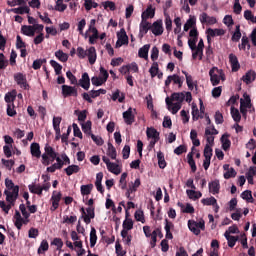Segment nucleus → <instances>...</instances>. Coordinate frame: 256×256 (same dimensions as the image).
I'll return each instance as SVG.
<instances>
[{"label": "nucleus", "mask_w": 256, "mask_h": 256, "mask_svg": "<svg viewBox=\"0 0 256 256\" xmlns=\"http://www.w3.org/2000/svg\"><path fill=\"white\" fill-rule=\"evenodd\" d=\"M42 158V165L49 166L53 161L56 160V163L52 164L51 166L47 167L46 171L48 173H55L59 169H63V165H69L71 160L67 154H61L60 157L57 156V152L55 149L51 147L49 144H46L44 147V153L41 156Z\"/></svg>", "instance_id": "1"}, {"label": "nucleus", "mask_w": 256, "mask_h": 256, "mask_svg": "<svg viewBox=\"0 0 256 256\" xmlns=\"http://www.w3.org/2000/svg\"><path fill=\"white\" fill-rule=\"evenodd\" d=\"M5 187L4 195H6V201L9 204L7 205L5 204V201H0V208L4 212L9 213L11 207L15 205V201H17V198L19 197V187L15 186L13 180L9 178L5 179Z\"/></svg>", "instance_id": "2"}, {"label": "nucleus", "mask_w": 256, "mask_h": 256, "mask_svg": "<svg viewBox=\"0 0 256 256\" xmlns=\"http://www.w3.org/2000/svg\"><path fill=\"white\" fill-rule=\"evenodd\" d=\"M199 33L197 32V28H192L189 33L188 46L192 51V58L199 59L201 61L203 59V49H205V44L203 39H200L197 45Z\"/></svg>", "instance_id": "3"}, {"label": "nucleus", "mask_w": 256, "mask_h": 256, "mask_svg": "<svg viewBox=\"0 0 256 256\" xmlns=\"http://www.w3.org/2000/svg\"><path fill=\"white\" fill-rule=\"evenodd\" d=\"M165 101L168 110L172 115H176V113H179V110L183 105V101H185V92L173 93L171 97H167Z\"/></svg>", "instance_id": "4"}, {"label": "nucleus", "mask_w": 256, "mask_h": 256, "mask_svg": "<svg viewBox=\"0 0 256 256\" xmlns=\"http://www.w3.org/2000/svg\"><path fill=\"white\" fill-rule=\"evenodd\" d=\"M209 75H210V82L212 83L213 87L225 81V73L223 72V70L217 67H213L212 69H210Z\"/></svg>", "instance_id": "5"}, {"label": "nucleus", "mask_w": 256, "mask_h": 256, "mask_svg": "<svg viewBox=\"0 0 256 256\" xmlns=\"http://www.w3.org/2000/svg\"><path fill=\"white\" fill-rule=\"evenodd\" d=\"M43 29H45V26L43 24H35V25H24L21 27V32L23 35H26V37H35V33H43Z\"/></svg>", "instance_id": "6"}, {"label": "nucleus", "mask_w": 256, "mask_h": 256, "mask_svg": "<svg viewBox=\"0 0 256 256\" xmlns=\"http://www.w3.org/2000/svg\"><path fill=\"white\" fill-rule=\"evenodd\" d=\"M107 79H109V72L105 68L100 67L99 76H93L91 82L95 87H101V85L107 83Z\"/></svg>", "instance_id": "7"}, {"label": "nucleus", "mask_w": 256, "mask_h": 256, "mask_svg": "<svg viewBox=\"0 0 256 256\" xmlns=\"http://www.w3.org/2000/svg\"><path fill=\"white\" fill-rule=\"evenodd\" d=\"M102 161H104L108 171L110 173H113L114 175H120L121 174V166L119 165V160H117V163L111 162L107 156L102 157Z\"/></svg>", "instance_id": "8"}, {"label": "nucleus", "mask_w": 256, "mask_h": 256, "mask_svg": "<svg viewBox=\"0 0 256 256\" xmlns=\"http://www.w3.org/2000/svg\"><path fill=\"white\" fill-rule=\"evenodd\" d=\"M188 229H190V231L194 233V235H199L201 231H205V221L200 220L199 222H197L195 220H189Z\"/></svg>", "instance_id": "9"}, {"label": "nucleus", "mask_w": 256, "mask_h": 256, "mask_svg": "<svg viewBox=\"0 0 256 256\" xmlns=\"http://www.w3.org/2000/svg\"><path fill=\"white\" fill-rule=\"evenodd\" d=\"M82 215L80 219H83L84 223L86 225H89L91 223V219H95V208L94 207H88L86 210L85 208L80 209Z\"/></svg>", "instance_id": "10"}, {"label": "nucleus", "mask_w": 256, "mask_h": 256, "mask_svg": "<svg viewBox=\"0 0 256 256\" xmlns=\"http://www.w3.org/2000/svg\"><path fill=\"white\" fill-rule=\"evenodd\" d=\"M29 218L25 216H21V213L19 211H15L14 217H13V222L15 227L18 230H21L23 225H27L29 223Z\"/></svg>", "instance_id": "11"}, {"label": "nucleus", "mask_w": 256, "mask_h": 256, "mask_svg": "<svg viewBox=\"0 0 256 256\" xmlns=\"http://www.w3.org/2000/svg\"><path fill=\"white\" fill-rule=\"evenodd\" d=\"M123 45H129V36H127V32H125V29H121L119 32H117V42H116V49H119V47H123Z\"/></svg>", "instance_id": "12"}, {"label": "nucleus", "mask_w": 256, "mask_h": 256, "mask_svg": "<svg viewBox=\"0 0 256 256\" xmlns=\"http://www.w3.org/2000/svg\"><path fill=\"white\" fill-rule=\"evenodd\" d=\"M63 197V194H61L60 191H53L52 196L50 198V203H52V206L50 207V211H57L59 209V203L61 202V198Z\"/></svg>", "instance_id": "13"}, {"label": "nucleus", "mask_w": 256, "mask_h": 256, "mask_svg": "<svg viewBox=\"0 0 256 256\" xmlns=\"http://www.w3.org/2000/svg\"><path fill=\"white\" fill-rule=\"evenodd\" d=\"M204 162L203 167L205 171L209 169V166L211 165V157H213V146L206 145L204 148Z\"/></svg>", "instance_id": "14"}, {"label": "nucleus", "mask_w": 256, "mask_h": 256, "mask_svg": "<svg viewBox=\"0 0 256 256\" xmlns=\"http://www.w3.org/2000/svg\"><path fill=\"white\" fill-rule=\"evenodd\" d=\"M247 109H251V97L244 93L243 98L240 99V111L242 115L247 113Z\"/></svg>", "instance_id": "15"}, {"label": "nucleus", "mask_w": 256, "mask_h": 256, "mask_svg": "<svg viewBox=\"0 0 256 256\" xmlns=\"http://www.w3.org/2000/svg\"><path fill=\"white\" fill-rule=\"evenodd\" d=\"M206 35H207L208 43H211V39H213V37H221L225 35V30L221 28H216V29L208 28L206 29Z\"/></svg>", "instance_id": "16"}, {"label": "nucleus", "mask_w": 256, "mask_h": 256, "mask_svg": "<svg viewBox=\"0 0 256 256\" xmlns=\"http://www.w3.org/2000/svg\"><path fill=\"white\" fill-rule=\"evenodd\" d=\"M150 30L153 33V35H155V37L163 35V20H157L153 24H151Z\"/></svg>", "instance_id": "17"}, {"label": "nucleus", "mask_w": 256, "mask_h": 256, "mask_svg": "<svg viewBox=\"0 0 256 256\" xmlns=\"http://www.w3.org/2000/svg\"><path fill=\"white\" fill-rule=\"evenodd\" d=\"M146 135L150 139V145L154 147L155 143L159 141V132L155 128H147Z\"/></svg>", "instance_id": "18"}, {"label": "nucleus", "mask_w": 256, "mask_h": 256, "mask_svg": "<svg viewBox=\"0 0 256 256\" xmlns=\"http://www.w3.org/2000/svg\"><path fill=\"white\" fill-rule=\"evenodd\" d=\"M199 21L202 25H215V23H217V18H215V16H209L207 13L203 12L199 16Z\"/></svg>", "instance_id": "19"}, {"label": "nucleus", "mask_w": 256, "mask_h": 256, "mask_svg": "<svg viewBox=\"0 0 256 256\" xmlns=\"http://www.w3.org/2000/svg\"><path fill=\"white\" fill-rule=\"evenodd\" d=\"M173 83L174 85H178V87H183V79L179 77V75L174 74L167 77L165 80L166 87H169Z\"/></svg>", "instance_id": "20"}, {"label": "nucleus", "mask_w": 256, "mask_h": 256, "mask_svg": "<svg viewBox=\"0 0 256 256\" xmlns=\"http://www.w3.org/2000/svg\"><path fill=\"white\" fill-rule=\"evenodd\" d=\"M62 95L63 97H77V88L69 85H62Z\"/></svg>", "instance_id": "21"}, {"label": "nucleus", "mask_w": 256, "mask_h": 256, "mask_svg": "<svg viewBox=\"0 0 256 256\" xmlns=\"http://www.w3.org/2000/svg\"><path fill=\"white\" fill-rule=\"evenodd\" d=\"M135 113L136 110L133 108H130L129 110L123 112V119L126 125H132L135 122Z\"/></svg>", "instance_id": "22"}, {"label": "nucleus", "mask_w": 256, "mask_h": 256, "mask_svg": "<svg viewBox=\"0 0 256 256\" xmlns=\"http://www.w3.org/2000/svg\"><path fill=\"white\" fill-rule=\"evenodd\" d=\"M201 203L205 206H212L215 213H219V204H217V199L211 196L209 198H203Z\"/></svg>", "instance_id": "23"}, {"label": "nucleus", "mask_w": 256, "mask_h": 256, "mask_svg": "<svg viewBox=\"0 0 256 256\" xmlns=\"http://www.w3.org/2000/svg\"><path fill=\"white\" fill-rule=\"evenodd\" d=\"M151 29V23L149 21L142 19L139 26V37H145Z\"/></svg>", "instance_id": "24"}, {"label": "nucleus", "mask_w": 256, "mask_h": 256, "mask_svg": "<svg viewBox=\"0 0 256 256\" xmlns=\"http://www.w3.org/2000/svg\"><path fill=\"white\" fill-rule=\"evenodd\" d=\"M183 75L186 77V84L190 91H193V89H197V81L193 79V76L191 74L187 73V71L182 70Z\"/></svg>", "instance_id": "25"}, {"label": "nucleus", "mask_w": 256, "mask_h": 256, "mask_svg": "<svg viewBox=\"0 0 256 256\" xmlns=\"http://www.w3.org/2000/svg\"><path fill=\"white\" fill-rule=\"evenodd\" d=\"M139 187H141V179L137 178L134 182H131L129 184V188L126 192V197L128 199H131V193H135V191H137Z\"/></svg>", "instance_id": "26"}, {"label": "nucleus", "mask_w": 256, "mask_h": 256, "mask_svg": "<svg viewBox=\"0 0 256 256\" xmlns=\"http://www.w3.org/2000/svg\"><path fill=\"white\" fill-rule=\"evenodd\" d=\"M223 170L224 179H233L234 177H237V171H235L233 167L229 166V164H225L223 166Z\"/></svg>", "instance_id": "27"}, {"label": "nucleus", "mask_w": 256, "mask_h": 256, "mask_svg": "<svg viewBox=\"0 0 256 256\" xmlns=\"http://www.w3.org/2000/svg\"><path fill=\"white\" fill-rule=\"evenodd\" d=\"M86 57H88L90 65H95V61H97V50L95 47L91 46L87 49Z\"/></svg>", "instance_id": "28"}, {"label": "nucleus", "mask_w": 256, "mask_h": 256, "mask_svg": "<svg viewBox=\"0 0 256 256\" xmlns=\"http://www.w3.org/2000/svg\"><path fill=\"white\" fill-rule=\"evenodd\" d=\"M14 79L21 89H28L29 85H27V78H25V75L18 73L14 76Z\"/></svg>", "instance_id": "29"}, {"label": "nucleus", "mask_w": 256, "mask_h": 256, "mask_svg": "<svg viewBox=\"0 0 256 256\" xmlns=\"http://www.w3.org/2000/svg\"><path fill=\"white\" fill-rule=\"evenodd\" d=\"M153 17H155V7H153V5H149L147 9L142 12L141 19L147 21V19H153Z\"/></svg>", "instance_id": "30"}, {"label": "nucleus", "mask_w": 256, "mask_h": 256, "mask_svg": "<svg viewBox=\"0 0 256 256\" xmlns=\"http://www.w3.org/2000/svg\"><path fill=\"white\" fill-rule=\"evenodd\" d=\"M79 85H80V87H82V89H85L86 91L89 90V87L91 85V80L89 79V74H87V73L82 74V77L79 80Z\"/></svg>", "instance_id": "31"}, {"label": "nucleus", "mask_w": 256, "mask_h": 256, "mask_svg": "<svg viewBox=\"0 0 256 256\" xmlns=\"http://www.w3.org/2000/svg\"><path fill=\"white\" fill-rule=\"evenodd\" d=\"M149 49H151V45L145 44L138 50V57H140V59H145V61H147V59H149Z\"/></svg>", "instance_id": "32"}, {"label": "nucleus", "mask_w": 256, "mask_h": 256, "mask_svg": "<svg viewBox=\"0 0 256 256\" xmlns=\"http://www.w3.org/2000/svg\"><path fill=\"white\" fill-rule=\"evenodd\" d=\"M30 153L32 157H36V159H39L41 156V146H39V143H32L30 145Z\"/></svg>", "instance_id": "33"}, {"label": "nucleus", "mask_w": 256, "mask_h": 256, "mask_svg": "<svg viewBox=\"0 0 256 256\" xmlns=\"http://www.w3.org/2000/svg\"><path fill=\"white\" fill-rule=\"evenodd\" d=\"M209 192L212 193V195H217L219 193V190L221 189V185L219 184V180H214L208 184Z\"/></svg>", "instance_id": "34"}, {"label": "nucleus", "mask_w": 256, "mask_h": 256, "mask_svg": "<svg viewBox=\"0 0 256 256\" xmlns=\"http://www.w3.org/2000/svg\"><path fill=\"white\" fill-rule=\"evenodd\" d=\"M229 61L232 67V71H239L241 65L239 64V60L237 59V56H235L234 54H230Z\"/></svg>", "instance_id": "35"}, {"label": "nucleus", "mask_w": 256, "mask_h": 256, "mask_svg": "<svg viewBox=\"0 0 256 256\" xmlns=\"http://www.w3.org/2000/svg\"><path fill=\"white\" fill-rule=\"evenodd\" d=\"M86 26H87V21L85 19H81L77 24V31L79 32L80 35H82V37H84V39H87L88 37L87 32L86 33L83 32V29H85Z\"/></svg>", "instance_id": "36"}, {"label": "nucleus", "mask_w": 256, "mask_h": 256, "mask_svg": "<svg viewBox=\"0 0 256 256\" xmlns=\"http://www.w3.org/2000/svg\"><path fill=\"white\" fill-rule=\"evenodd\" d=\"M55 57L58 61H61V63H67V61H69V54L63 52V50H57L55 52Z\"/></svg>", "instance_id": "37"}, {"label": "nucleus", "mask_w": 256, "mask_h": 256, "mask_svg": "<svg viewBox=\"0 0 256 256\" xmlns=\"http://www.w3.org/2000/svg\"><path fill=\"white\" fill-rule=\"evenodd\" d=\"M17 98V90H12L11 92H8L5 94V101L9 104H14L15 99Z\"/></svg>", "instance_id": "38"}, {"label": "nucleus", "mask_w": 256, "mask_h": 256, "mask_svg": "<svg viewBox=\"0 0 256 256\" xmlns=\"http://www.w3.org/2000/svg\"><path fill=\"white\" fill-rule=\"evenodd\" d=\"M255 77H256V74H255V71H248L243 77V81L244 83H246L247 85H249V83H253V81H255Z\"/></svg>", "instance_id": "39"}, {"label": "nucleus", "mask_w": 256, "mask_h": 256, "mask_svg": "<svg viewBox=\"0 0 256 256\" xmlns=\"http://www.w3.org/2000/svg\"><path fill=\"white\" fill-rule=\"evenodd\" d=\"M193 151H196L195 147L192 148V152H189L187 155L188 164L190 165L193 173L197 171V165L195 164V160H193Z\"/></svg>", "instance_id": "40"}, {"label": "nucleus", "mask_w": 256, "mask_h": 256, "mask_svg": "<svg viewBox=\"0 0 256 256\" xmlns=\"http://www.w3.org/2000/svg\"><path fill=\"white\" fill-rule=\"evenodd\" d=\"M122 227V231L129 233V231L133 229V219L126 217V219L123 221Z\"/></svg>", "instance_id": "41"}, {"label": "nucleus", "mask_w": 256, "mask_h": 256, "mask_svg": "<svg viewBox=\"0 0 256 256\" xmlns=\"http://www.w3.org/2000/svg\"><path fill=\"white\" fill-rule=\"evenodd\" d=\"M186 193L189 199H192L193 201H197V199H201V197H203L201 192L195 190H187Z\"/></svg>", "instance_id": "42"}, {"label": "nucleus", "mask_w": 256, "mask_h": 256, "mask_svg": "<svg viewBox=\"0 0 256 256\" xmlns=\"http://www.w3.org/2000/svg\"><path fill=\"white\" fill-rule=\"evenodd\" d=\"M197 23V18L195 16H190L184 25V31H189L191 27H195Z\"/></svg>", "instance_id": "43"}, {"label": "nucleus", "mask_w": 256, "mask_h": 256, "mask_svg": "<svg viewBox=\"0 0 256 256\" xmlns=\"http://www.w3.org/2000/svg\"><path fill=\"white\" fill-rule=\"evenodd\" d=\"M101 181H103V172H99L96 175V181H95L97 191H99L100 193H103V185L101 184Z\"/></svg>", "instance_id": "44"}, {"label": "nucleus", "mask_w": 256, "mask_h": 256, "mask_svg": "<svg viewBox=\"0 0 256 256\" xmlns=\"http://www.w3.org/2000/svg\"><path fill=\"white\" fill-rule=\"evenodd\" d=\"M80 170H81V168L78 165H70L64 169V171H65L66 175H68V177H71V175H73V173H79Z\"/></svg>", "instance_id": "45"}, {"label": "nucleus", "mask_w": 256, "mask_h": 256, "mask_svg": "<svg viewBox=\"0 0 256 256\" xmlns=\"http://www.w3.org/2000/svg\"><path fill=\"white\" fill-rule=\"evenodd\" d=\"M224 237L228 242V247H235V243H237L239 236H231L227 233H224Z\"/></svg>", "instance_id": "46"}, {"label": "nucleus", "mask_w": 256, "mask_h": 256, "mask_svg": "<svg viewBox=\"0 0 256 256\" xmlns=\"http://www.w3.org/2000/svg\"><path fill=\"white\" fill-rule=\"evenodd\" d=\"M159 63L158 62H153L150 69H149V73L152 79H154V77H157V74L159 73Z\"/></svg>", "instance_id": "47"}, {"label": "nucleus", "mask_w": 256, "mask_h": 256, "mask_svg": "<svg viewBox=\"0 0 256 256\" xmlns=\"http://www.w3.org/2000/svg\"><path fill=\"white\" fill-rule=\"evenodd\" d=\"M112 100L113 101H119V103H123L125 101V94L123 92L116 90L114 93H112Z\"/></svg>", "instance_id": "48"}, {"label": "nucleus", "mask_w": 256, "mask_h": 256, "mask_svg": "<svg viewBox=\"0 0 256 256\" xmlns=\"http://www.w3.org/2000/svg\"><path fill=\"white\" fill-rule=\"evenodd\" d=\"M221 143H222V148L224 149V151H227V149H229V147H231V140H229V135H227V134L222 135Z\"/></svg>", "instance_id": "49"}, {"label": "nucleus", "mask_w": 256, "mask_h": 256, "mask_svg": "<svg viewBox=\"0 0 256 256\" xmlns=\"http://www.w3.org/2000/svg\"><path fill=\"white\" fill-rule=\"evenodd\" d=\"M95 245H97V230L92 227L90 231V247H95Z\"/></svg>", "instance_id": "50"}, {"label": "nucleus", "mask_w": 256, "mask_h": 256, "mask_svg": "<svg viewBox=\"0 0 256 256\" xmlns=\"http://www.w3.org/2000/svg\"><path fill=\"white\" fill-rule=\"evenodd\" d=\"M106 153L108 157H111L114 160L117 159V150L115 149V146H113V144L108 143V149Z\"/></svg>", "instance_id": "51"}, {"label": "nucleus", "mask_w": 256, "mask_h": 256, "mask_svg": "<svg viewBox=\"0 0 256 256\" xmlns=\"http://www.w3.org/2000/svg\"><path fill=\"white\" fill-rule=\"evenodd\" d=\"M231 117L235 123H239V121H241V113L239 112V109L231 107Z\"/></svg>", "instance_id": "52"}, {"label": "nucleus", "mask_w": 256, "mask_h": 256, "mask_svg": "<svg viewBox=\"0 0 256 256\" xmlns=\"http://www.w3.org/2000/svg\"><path fill=\"white\" fill-rule=\"evenodd\" d=\"M157 159L160 169H165V167H167V162L165 161V155H163V152L157 153Z\"/></svg>", "instance_id": "53"}, {"label": "nucleus", "mask_w": 256, "mask_h": 256, "mask_svg": "<svg viewBox=\"0 0 256 256\" xmlns=\"http://www.w3.org/2000/svg\"><path fill=\"white\" fill-rule=\"evenodd\" d=\"M70 237L72 241H74V247H81V243H83V241L79 240V234H77V232L71 231Z\"/></svg>", "instance_id": "54"}, {"label": "nucleus", "mask_w": 256, "mask_h": 256, "mask_svg": "<svg viewBox=\"0 0 256 256\" xmlns=\"http://www.w3.org/2000/svg\"><path fill=\"white\" fill-rule=\"evenodd\" d=\"M84 7L86 11H91V9H97L98 4L93 0H84Z\"/></svg>", "instance_id": "55"}, {"label": "nucleus", "mask_w": 256, "mask_h": 256, "mask_svg": "<svg viewBox=\"0 0 256 256\" xmlns=\"http://www.w3.org/2000/svg\"><path fill=\"white\" fill-rule=\"evenodd\" d=\"M50 65H51V67H53L56 75H59L61 73V71L63 70V66L55 60H50Z\"/></svg>", "instance_id": "56"}, {"label": "nucleus", "mask_w": 256, "mask_h": 256, "mask_svg": "<svg viewBox=\"0 0 256 256\" xmlns=\"http://www.w3.org/2000/svg\"><path fill=\"white\" fill-rule=\"evenodd\" d=\"M82 131L85 135L91 136V121L81 123Z\"/></svg>", "instance_id": "57"}, {"label": "nucleus", "mask_w": 256, "mask_h": 256, "mask_svg": "<svg viewBox=\"0 0 256 256\" xmlns=\"http://www.w3.org/2000/svg\"><path fill=\"white\" fill-rule=\"evenodd\" d=\"M81 195H90L93 191V184L82 185L80 187Z\"/></svg>", "instance_id": "58"}, {"label": "nucleus", "mask_w": 256, "mask_h": 256, "mask_svg": "<svg viewBox=\"0 0 256 256\" xmlns=\"http://www.w3.org/2000/svg\"><path fill=\"white\" fill-rule=\"evenodd\" d=\"M45 251H49V242H47V240H42L38 248V254L41 255L42 253H45Z\"/></svg>", "instance_id": "59"}, {"label": "nucleus", "mask_w": 256, "mask_h": 256, "mask_svg": "<svg viewBox=\"0 0 256 256\" xmlns=\"http://www.w3.org/2000/svg\"><path fill=\"white\" fill-rule=\"evenodd\" d=\"M28 189L30 193H34L35 195H43L41 192V186L39 185L30 184L28 185Z\"/></svg>", "instance_id": "60"}, {"label": "nucleus", "mask_w": 256, "mask_h": 256, "mask_svg": "<svg viewBox=\"0 0 256 256\" xmlns=\"http://www.w3.org/2000/svg\"><path fill=\"white\" fill-rule=\"evenodd\" d=\"M54 9L55 11H59V13H63L67 9V4H64L63 0H57Z\"/></svg>", "instance_id": "61"}, {"label": "nucleus", "mask_w": 256, "mask_h": 256, "mask_svg": "<svg viewBox=\"0 0 256 256\" xmlns=\"http://www.w3.org/2000/svg\"><path fill=\"white\" fill-rule=\"evenodd\" d=\"M76 221H77V216H75V215H73V216L64 215L62 223H66L67 225H73V223H75Z\"/></svg>", "instance_id": "62"}, {"label": "nucleus", "mask_w": 256, "mask_h": 256, "mask_svg": "<svg viewBox=\"0 0 256 256\" xmlns=\"http://www.w3.org/2000/svg\"><path fill=\"white\" fill-rule=\"evenodd\" d=\"M121 237L125 245H131V240L133 239V236L129 235V232L121 231Z\"/></svg>", "instance_id": "63"}, {"label": "nucleus", "mask_w": 256, "mask_h": 256, "mask_svg": "<svg viewBox=\"0 0 256 256\" xmlns=\"http://www.w3.org/2000/svg\"><path fill=\"white\" fill-rule=\"evenodd\" d=\"M134 217L136 221L145 224V214L143 213V210H136Z\"/></svg>", "instance_id": "64"}]
</instances>
